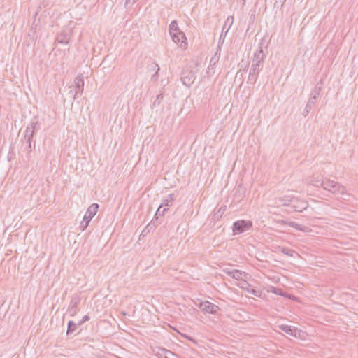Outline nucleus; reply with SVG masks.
I'll list each match as a JSON object with an SVG mask.
<instances>
[{
	"instance_id": "obj_5",
	"label": "nucleus",
	"mask_w": 358,
	"mask_h": 358,
	"mask_svg": "<svg viewBox=\"0 0 358 358\" xmlns=\"http://www.w3.org/2000/svg\"><path fill=\"white\" fill-rule=\"evenodd\" d=\"M252 227V222L250 220H240L234 222L232 231L234 235L242 234L248 231Z\"/></svg>"
},
{
	"instance_id": "obj_21",
	"label": "nucleus",
	"mask_w": 358,
	"mask_h": 358,
	"mask_svg": "<svg viewBox=\"0 0 358 358\" xmlns=\"http://www.w3.org/2000/svg\"><path fill=\"white\" fill-rule=\"evenodd\" d=\"M174 200H175L174 194H170L162 201V202L159 205V206H161L162 208H168V207L172 206Z\"/></svg>"
},
{
	"instance_id": "obj_29",
	"label": "nucleus",
	"mask_w": 358,
	"mask_h": 358,
	"mask_svg": "<svg viewBox=\"0 0 358 358\" xmlns=\"http://www.w3.org/2000/svg\"><path fill=\"white\" fill-rule=\"evenodd\" d=\"M90 319V317L88 315L83 316V318L78 322V326L82 325L85 322L89 321Z\"/></svg>"
},
{
	"instance_id": "obj_22",
	"label": "nucleus",
	"mask_w": 358,
	"mask_h": 358,
	"mask_svg": "<svg viewBox=\"0 0 358 358\" xmlns=\"http://www.w3.org/2000/svg\"><path fill=\"white\" fill-rule=\"evenodd\" d=\"M77 325H78V324H76L73 321H72V320L69 321V322L67 324L66 334L69 335V334H72L73 332H74L76 329Z\"/></svg>"
},
{
	"instance_id": "obj_4",
	"label": "nucleus",
	"mask_w": 358,
	"mask_h": 358,
	"mask_svg": "<svg viewBox=\"0 0 358 358\" xmlns=\"http://www.w3.org/2000/svg\"><path fill=\"white\" fill-rule=\"evenodd\" d=\"M81 301V296L79 293H75L71 296V300L68 306L66 313L71 317H74L79 311V305Z\"/></svg>"
},
{
	"instance_id": "obj_25",
	"label": "nucleus",
	"mask_w": 358,
	"mask_h": 358,
	"mask_svg": "<svg viewBox=\"0 0 358 358\" xmlns=\"http://www.w3.org/2000/svg\"><path fill=\"white\" fill-rule=\"evenodd\" d=\"M171 351L166 350L165 348H159L158 350V352H157V355L159 358H166V355L168 356V353L166 352H171Z\"/></svg>"
},
{
	"instance_id": "obj_38",
	"label": "nucleus",
	"mask_w": 358,
	"mask_h": 358,
	"mask_svg": "<svg viewBox=\"0 0 358 358\" xmlns=\"http://www.w3.org/2000/svg\"><path fill=\"white\" fill-rule=\"evenodd\" d=\"M254 19H255V15L252 14V15H250V20L253 21Z\"/></svg>"
},
{
	"instance_id": "obj_1",
	"label": "nucleus",
	"mask_w": 358,
	"mask_h": 358,
	"mask_svg": "<svg viewBox=\"0 0 358 358\" xmlns=\"http://www.w3.org/2000/svg\"><path fill=\"white\" fill-rule=\"evenodd\" d=\"M265 43V41L262 38L259 43L258 49L254 54V57L252 61L251 68L250 69L248 82L251 84H255L257 79L258 75L260 71L262 69L261 64L263 62L265 58V54L263 51V46Z\"/></svg>"
},
{
	"instance_id": "obj_11",
	"label": "nucleus",
	"mask_w": 358,
	"mask_h": 358,
	"mask_svg": "<svg viewBox=\"0 0 358 358\" xmlns=\"http://www.w3.org/2000/svg\"><path fill=\"white\" fill-rule=\"evenodd\" d=\"M170 35L175 43L178 44L181 48L187 46L186 36L182 31H180Z\"/></svg>"
},
{
	"instance_id": "obj_34",
	"label": "nucleus",
	"mask_w": 358,
	"mask_h": 358,
	"mask_svg": "<svg viewBox=\"0 0 358 358\" xmlns=\"http://www.w3.org/2000/svg\"><path fill=\"white\" fill-rule=\"evenodd\" d=\"M168 356L166 355V358H178V357L173 352H167Z\"/></svg>"
},
{
	"instance_id": "obj_32",
	"label": "nucleus",
	"mask_w": 358,
	"mask_h": 358,
	"mask_svg": "<svg viewBox=\"0 0 358 358\" xmlns=\"http://www.w3.org/2000/svg\"><path fill=\"white\" fill-rule=\"evenodd\" d=\"M156 69V72L152 76V78H155L157 79V77H158V72L159 71V66H158V64H155V66H154V69Z\"/></svg>"
},
{
	"instance_id": "obj_13",
	"label": "nucleus",
	"mask_w": 358,
	"mask_h": 358,
	"mask_svg": "<svg viewBox=\"0 0 358 358\" xmlns=\"http://www.w3.org/2000/svg\"><path fill=\"white\" fill-rule=\"evenodd\" d=\"M279 329L285 332L286 334L292 336L295 338L301 337V334L303 333L296 327L289 326L287 324H281L279 326Z\"/></svg>"
},
{
	"instance_id": "obj_20",
	"label": "nucleus",
	"mask_w": 358,
	"mask_h": 358,
	"mask_svg": "<svg viewBox=\"0 0 358 358\" xmlns=\"http://www.w3.org/2000/svg\"><path fill=\"white\" fill-rule=\"evenodd\" d=\"M315 102H316L315 95H310V97L309 98L308 103L303 110V115L304 116L308 115V114L309 113L310 110H311L313 106L315 103Z\"/></svg>"
},
{
	"instance_id": "obj_33",
	"label": "nucleus",
	"mask_w": 358,
	"mask_h": 358,
	"mask_svg": "<svg viewBox=\"0 0 358 358\" xmlns=\"http://www.w3.org/2000/svg\"><path fill=\"white\" fill-rule=\"evenodd\" d=\"M248 292L255 295V296H259V291L255 289H251L250 290H248Z\"/></svg>"
},
{
	"instance_id": "obj_16",
	"label": "nucleus",
	"mask_w": 358,
	"mask_h": 358,
	"mask_svg": "<svg viewBox=\"0 0 358 358\" xmlns=\"http://www.w3.org/2000/svg\"><path fill=\"white\" fill-rule=\"evenodd\" d=\"M24 148V152L27 154H30L32 151L33 148H35L36 142L32 139H23L22 141Z\"/></svg>"
},
{
	"instance_id": "obj_19",
	"label": "nucleus",
	"mask_w": 358,
	"mask_h": 358,
	"mask_svg": "<svg viewBox=\"0 0 358 358\" xmlns=\"http://www.w3.org/2000/svg\"><path fill=\"white\" fill-rule=\"evenodd\" d=\"M69 34L65 31H62L56 38V41L57 43L65 45L69 43Z\"/></svg>"
},
{
	"instance_id": "obj_10",
	"label": "nucleus",
	"mask_w": 358,
	"mask_h": 358,
	"mask_svg": "<svg viewBox=\"0 0 358 358\" xmlns=\"http://www.w3.org/2000/svg\"><path fill=\"white\" fill-rule=\"evenodd\" d=\"M162 207L159 206L154 218L152 220V221L148 224L145 229H148V231H150V229H152L153 227H156L157 224H160L161 222L159 220V217H162L164 216L165 213L167 211L168 208H164L162 209Z\"/></svg>"
},
{
	"instance_id": "obj_39",
	"label": "nucleus",
	"mask_w": 358,
	"mask_h": 358,
	"mask_svg": "<svg viewBox=\"0 0 358 358\" xmlns=\"http://www.w3.org/2000/svg\"><path fill=\"white\" fill-rule=\"evenodd\" d=\"M144 232H145V229L143 230V231H142V234H143Z\"/></svg>"
},
{
	"instance_id": "obj_6",
	"label": "nucleus",
	"mask_w": 358,
	"mask_h": 358,
	"mask_svg": "<svg viewBox=\"0 0 358 358\" xmlns=\"http://www.w3.org/2000/svg\"><path fill=\"white\" fill-rule=\"evenodd\" d=\"M181 81L187 87H190L196 79V71L186 69L181 73Z\"/></svg>"
},
{
	"instance_id": "obj_41",
	"label": "nucleus",
	"mask_w": 358,
	"mask_h": 358,
	"mask_svg": "<svg viewBox=\"0 0 358 358\" xmlns=\"http://www.w3.org/2000/svg\"><path fill=\"white\" fill-rule=\"evenodd\" d=\"M178 358H180V357H178Z\"/></svg>"
},
{
	"instance_id": "obj_2",
	"label": "nucleus",
	"mask_w": 358,
	"mask_h": 358,
	"mask_svg": "<svg viewBox=\"0 0 358 358\" xmlns=\"http://www.w3.org/2000/svg\"><path fill=\"white\" fill-rule=\"evenodd\" d=\"M321 187H322L324 189L329 191L333 194H343L345 192L344 186L336 181L329 179H325L324 182L321 183Z\"/></svg>"
},
{
	"instance_id": "obj_9",
	"label": "nucleus",
	"mask_w": 358,
	"mask_h": 358,
	"mask_svg": "<svg viewBox=\"0 0 358 358\" xmlns=\"http://www.w3.org/2000/svg\"><path fill=\"white\" fill-rule=\"evenodd\" d=\"M39 127V122L36 120H31L27 126L24 131V139H32L35 136L36 131Z\"/></svg>"
},
{
	"instance_id": "obj_17",
	"label": "nucleus",
	"mask_w": 358,
	"mask_h": 358,
	"mask_svg": "<svg viewBox=\"0 0 358 358\" xmlns=\"http://www.w3.org/2000/svg\"><path fill=\"white\" fill-rule=\"evenodd\" d=\"M222 35V34H221ZM221 38H222V36H220V40H219V43H218V45L217 47V50H216V52L215 53V55L211 57L210 60V66H215L219 61L220 59V52H221V48H220V42H221Z\"/></svg>"
},
{
	"instance_id": "obj_31",
	"label": "nucleus",
	"mask_w": 358,
	"mask_h": 358,
	"mask_svg": "<svg viewBox=\"0 0 358 358\" xmlns=\"http://www.w3.org/2000/svg\"><path fill=\"white\" fill-rule=\"evenodd\" d=\"M321 91V87H315L314 92L311 93L310 95H315V98L320 94Z\"/></svg>"
},
{
	"instance_id": "obj_7",
	"label": "nucleus",
	"mask_w": 358,
	"mask_h": 358,
	"mask_svg": "<svg viewBox=\"0 0 358 358\" xmlns=\"http://www.w3.org/2000/svg\"><path fill=\"white\" fill-rule=\"evenodd\" d=\"M201 310L205 314L216 315L220 310L219 306L212 303L208 301H201L198 305Z\"/></svg>"
},
{
	"instance_id": "obj_14",
	"label": "nucleus",
	"mask_w": 358,
	"mask_h": 358,
	"mask_svg": "<svg viewBox=\"0 0 358 358\" xmlns=\"http://www.w3.org/2000/svg\"><path fill=\"white\" fill-rule=\"evenodd\" d=\"M74 85L76 88V92L74 94V99L76 98V96L78 94H82L84 89V77L82 74L78 75L75 79H74Z\"/></svg>"
},
{
	"instance_id": "obj_26",
	"label": "nucleus",
	"mask_w": 358,
	"mask_h": 358,
	"mask_svg": "<svg viewBox=\"0 0 358 358\" xmlns=\"http://www.w3.org/2000/svg\"><path fill=\"white\" fill-rule=\"evenodd\" d=\"M164 95L162 94H159L157 96L156 99L155 100L153 103V106H158L161 103L162 101L163 100Z\"/></svg>"
},
{
	"instance_id": "obj_18",
	"label": "nucleus",
	"mask_w": 358,
	"mask_h": 358,
	"mask_svg": "<svg viewBox=\"0 0 358 358\" xmlns=\"http://www.w3.org/2000/svg\"><path fill=\"white\" fill-rule=\"evenodd\" d=\"M293 196L287 195L282 197L275 199V203L281 204L284 206L290 207L292 201Z\"/></svg>"
},
{
	"instance_id": "obj_28",
	"label": "nucleus",
	"mask_w": 358,
	"mask_h": 358,
	"mask_svg": "<svg viewBox=\"0 0 358 358\" xmlns=\"http://www.w3.org/2000/svg\"><path fill=\"white\" fill-rule=\"evenodd\" d=\"M225 210L226 206H221L220 209L217 211V213L215 214V216H216L217 217H221L222 214L224 213Z\"/></svg>"
},
{
	"instance_id": "obj_35",
	"label": "nucleus",
	"mask_w": 358,
	"mask_h": 358,
	"mask_svg": "<svg viewBox=\"0 0 358 358\" xmlns=\"http://www.w3.org/2000/svg\"><path fill=\"white\" fill-rule=\"evenodd\" d=\"M137 0H125V6L133 5Z\"/></svg>"
},
{
	"instance_id": "obj_37",
	"label": "nucleus",
	"mask_w": 358,
	"mask_h": 358,
	"mask_svg": "<svg viewBox=\"0 0 358 358\" xmlns=\"http://www.w3.org/2000/svg\"><path fill=\"white\" fill-rule=\"evenodd\" d=\"M183 337L185 338H187V339L190 340V341H194V339L192 338H191L190 336H187L185 334H182Z\"/></svg>"
},
{
	"instance_id": "obj_24",
	"label": "nucleus",
	"mask_w": 358,
	"mask_h": 358,
	"mask_svg": "<svg viewBox=\"0 0 358 358\" xmlns=\"http://www.w3.org/2000/svg\"><path fill=\"white\" fill-rule=\"evenodd\" d=\"M233 22H234V16H232V15L229 16L224 22V27L222 28V31L227 27V26H228L227 31H226V33H227L229 31V29H230V27H231Z\"/></svg>"
},
{
	"instance_id": "obj_12",
	"label": "nucleus",
	"mask_w": 358,
	"mask_h": 358,
	"mask_svg": "<svg viewBox=\"0 0 358 358\" xmlns=\"http://www.w3.org/2000/svg\"><path fill=\"white\" fill-rule=\"evenodd\" d=\"M278 223H279L280 224H284V225H289L293 228H295L297 231H303V232L310 231V229L308 227L304 226L302 224H299L295 222L280 220L278 221Z\"/></svg>"
},
{
	"instance_id": "obj_15",
	"label": "nucleus",
	"mask_w": 358,
	"mask_h": 358,
	"mask_svg": "<svg viewBox=\"0 0 358 358\" xmlns=\"http://www.w3.org/2000/svg\"><path fill=\"white\" fill-rule=\"evenodd\" d=\"M224 273L228 276L231 277L236 280L242 279L243 276L245 275V273L237 269L231 270L229 268L224 269Z\"/></svg>"
},
{
	"instance_id": "obj_40",
	"label": "nucleus",
	"mask_w": 358,
	"mask_h": 358,
	"mask_svg": "<svg viewBox=\"0 0 358 358\" xmlns=\"http://www.w3.org/2000/svg\"><path fill=\"white\" fill-rule=\"evenodd\" d=\"M286 0H283L282 2L284 3Z\"/></svg>"
},
{
	"instance_id": "obj_36",
	"label": "nucleus",
	"mask_w": 358,
	"mask_h": 358,
	"mask_svg": "<svg viewBox=\"0 0 358 358\" xmlns=\"http://www.w3.org/2000/svg\"><path fill=\"white\" fill-rule=\"evenodd\" d=\"M274 291H273V293L275 294H279V295H282L281 294V289H277V288H274Z\"/></svg>"
},
{
	"instance_id": "obj_3",
	"label": "nucleus",
	"mask_w": 358,
	"mask_h": 358,
	"mask_svg": "<svg viewBox=\"0 0 358 358\" xmlns=\"http://www.w3.org/2000/svg\"><path fill=\"white\" fill-rule=\"evenodd\" d=\"M99 208V204L94 203L90 205V207L87 208L85 215L83 218V221L81 222L80 225V229L82 231H85L86 228L88 227L91 220L96 214Z\"/></svg>"
},
{
	"instance_id": "obj_23",
	"label": "nucleus",
	"mask_w": 358,
	"mask_h": 358,
	"mask_svg": "<svg viewBox=\"0 0 358 358\" xmlns=\"http://www.w3.org/2000/svg\"><path fill=\"white\" fill-rule=\"evenodd\" d=\"M180 29L178 26V22L176 20H173L171 22L169 25V33L170 34H172L173 33L180 31Z\"/></svg>"
},
{
	"instance_id": "obj_27",
	"label": "nucleus",
	"mask_w": 358,
	"mask_h": 358,
	"mask_svg": "<svg viewBox=\"0 0 358 358\" xmlns=\"http://www.w3.org/2000/svg\"><path fill=\"white\" fill-rule=\"evenodd\" d=\"M324 180L313 179L310 181V184L315 187H321V183L324 182Z\"/></svg>"
},
{
	"instance_id": "obj_30",
	"label": "nucleus",
	"mask_w": 358,
	"mask_h": 358,
	"mask_svg": "<svg viewBox=\"0 0 358 358\" xmlns=\"http://www.w3.org/2000/svg\"><path fill=\"white\" fill-rule=\"evenodd\" d=\"M282 252L288 256H292L293 250H292L287 248H282Z\"/></svg>"
},
{
	"instance_id": "obj_8",
	"label": "nucleus",
	"mask_w": 358,
	"mask_h": 358,
	"mask_svg": "<svg viewBox=\"0 0 358 358\" xmlns=\"http://www.w3.org/2000/svg\"><path fill=\"white\" fill-rule=\"evenodd\" d=\"M308 203L293 196L290 208L294 212H303L308 207Z\"/></svg>"
}]
</instances>
